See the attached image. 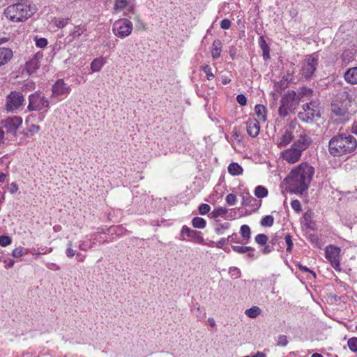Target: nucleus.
Returning a JSON list of instances; mask_svg holds the SVG:
<instances>
[{"label":"nucleus","mask_w":357,"mask_h":357,"mask_svg":"<svg viewBox=\"0 0 357 357\" xmlns=\"http://www.w3.org/2000/svg\"><path fill=\"white\" fill-rule=\"evenodd\" d=\"M314 173L312 167L307 163H301L291 171L285 180L291 192L302 194L308 189Z\"/></svg>","instance_id":"obj_1"},{"label":"nucleus","mask_w":357,"mask_h":357,"mask_svg":"<svg viewBox=\"0 0 357 357\" xmlns=\"http://www.w3.org/2000/svg\"><path fill=\"white\" fill-rule=\"evenodd\" d=\"M357 147L354 137L347 134H340L332 137L328 143V151L333 156H341L354 152Z\"/></svg>","instance_id":"obj_2"},{"label":"nucleus","mask_w":357,"mask_h":357,"mask_svg":"<svg viewBox=\"0 0 357 357\" xmlns=\"http://www.w3.org/2000/svg\"><path fill=\"white\" fill-rule=\"evenodd\" d=\"M33 13L30 6L23 3H13L4 10L6 18L14 22H24L29 18Z\"/></svg>","instance_id":"obj_3"},{"label":"nucleus","mask_w":357,"mask_h":357,"mask_svg":"<svg viewBox=\"0 0 357 357\" xmlns=\"http://www.w3.org/2000/svg\"><path fill=\"white\" fill-rule=\"evenodd\" d=\"M301 100L294 91H288L280 100V105L278 109V114L282 118L287 117L291 113Z\"/></svg>","instance_id":"obj_4"},{"label":"nucleus","mask_w":357,"mask_h":357,"mask_svg":"<svg viewBox=\"0 0 357 357\" xmlns=\"http://www.w3.org/2000/svg\"><path fill=\"white\" fill-rule=\"evenodd\" d=\"M319 64L318 52L307 55L303 61L301 69V75L305 79H310L314 75Z\"/></svg>","instance_id":"obj_5"},{"label":"nucleus","mask_w":357,"mask_h":357,"mask_svg":"<svg viewBox=\"0 0 357 357\" xmlns=\"http://www.w3.org/2000/svg\"><path fill=\"white\" fill-rule=\"evenodd\" d=\"M303 110L298 114V117L301 121L312 123L316 118L320 117L319 107L315 102L303 105Z\"/></svg>","instance_id":"obj_6"},{"label":"nucleus","mask_w":357,"mask_h":357,"mask_svg":"<svg viewBox=\"0 0 357 357\" xmlns=\"http://www.w3.org/2000/svg\"><path fill=\"white\" fill-rule=\"evenodd\" d=\"M29 111H47L50 107V102L41 92L36 91L29 96Z\"/></svg>","instance_id":"obj_7"},{"label":"nucleus","mask_w":357,"mask_h":357,"mask_svg":"<svg viewBox=\"0 0 357 357\" xmlns=\"http://www.w3.org/2000/svg\"><path fill=\"white\" fill-rule=\"evenodd\" d=\"M132 23L126 18L120 19L113 24V33L119 38L128 36L132 31Z\"/></svg>","instance_id":"obj_8"},{"label":"nucleus","mask_w":357,"mask_h":357,"mask_svg":"<svg viewBox=\"0 0 357 357\" xmlns=\"http://www.w3.org/2000/svg\"><path fill=\"white\" fill-rule=\"evenodd\" d=\"M22 123V119L20 116H14L6 119L2 123L3 128L6 129V138L10 139L16 137L17 130Z\"/></svg>","instance_id":"obj_9"},{"label":"nucleus","mask_w":357,"mask_h":357,"mask_svg":"<svg viewBox=\"0 0 357 357\" xmlns=\"http://www.w3.org/2000/svg\"><path fill=\"white\" fill-rule=\"evenodd\" d=\"M340 248L333 245H329L325 248V256L332 267L337 271H340Z\"/></svg>","instance_id":"obj_10"},{"label":"nucleus","mask_w":357,"mask_h":357,"mask_svg":"<svg viewBox=\"0 0 357 357\" xmlns=\"http://www.w3.org/2000/svg\"><path fill=\"white\" fill-rule=\"evenodd\" d=\"M188 237L190 241L197 242L199 244H204V239L202 235V232L190 229L189 227L184 225L182 227L180 232V239L181 241H187Z\"/></svg>","instance_id":"obj_11"},{"label":"nucleus","mask_w":357,"mask_h":357,"mask_svg":"<svg viewBox=\"0 0 357 357\" xmlns=\"http://www.w3.org/2000/svg\"><path fill=\"white\" fill-rule=\"evenodd\" d=\"M24 101V98L22 93L19 91H12L7 96L6 110L8 112H13L17 109Z\"/></svg>","instance_id":"obj_12"},{"label":"nucleus","mask_w":357,"mask_h":357,"mask_svg":"<svg viewBox=\"0 0 357 357\" xmlns=\"http://www.w3.org/2000/svg\"><path fill=\"white\" fill-rule=\"evenodd\" d=\"M302 152L293 146L281 152V158L290 164H294L298 162L302 155Z\"/></svg>","instance_id":"obj_13"},{"label":"nucleus","mask_w":357,"mask_h":357,"mask_svg":"<svg viewBox=\"0 0 357 357\" xmlns=\"http://www.w3.org/2000/svg\"><path fill=\"white\" fill-rule=\"evenodd\" d=\"M312 142V140L311 137L306 133L303 132L298 135L292 146L303 153L311 145Z\"/></svg>","instance_id":"obj_14"},{"label":"nucleus","mask_w":357,"mask_h":357,"mask_svg":"<svg viewBox=\"0 0 357 357\" xmlns=\"http://www.w3.org/2000/svg\"><path fill=\"white\" fill-rule=\"evenodd\" d=\"M43 57L41 52H36L33 56L26 63V70L29 75L33 73L40 67V63Z\"/></svg>","instance_id":"obj_15"},{"label":"nucleus","mask_w":357,"mask_h":357,"mask_svg":"<svg viewBox=\"0 0 357 357\" xmlns=\"http://www.w3.org/2000/svg\"><path fill=\"white\" fill-rule=\"evenodd\" d=\"M52 97H58L62 95L68 94L70 88L67 86L63 79H58L52 86Z\"/></svg>","instance_id":"obj_16"},{"label":"nucleus","mask_w":357,"mask_h":357,"mask_svg":"<svg viewBox=\"0 0 357 357\" xmlns=\"http://www.w3.org/2000/svg\"><path fill=\"white\" fill-rule=\"evenodd\" d=\"M292 129L293 126H289V128H287L284 134L278 140L277 145L280 149L285 147L293 140L294 136L293 135Z\"/></svg>","instance_id":"obj_17"},{"label":"nucleus","mask_w":357,"mask_h":357,"mask_svg":"<svg viewBox=\"0 0 357 357\" xmlns=\"http://www.w3.org/2000/svg\"><path fill=\"white\" fill-rule=\"evenodd\" d=\"M259 123L255 119H249L246 122L247 132L252 137L259 135Z\"/></svg>","instance_id":"obj_18"},{"label":"nucleus","mask_w":357,"mask_h":357,"mask_svg":"<svg viewBox=\"0 0 357 357\" xmlns=\"http://www.w3.org/2000/svg\"><path fill=\"white\" fill-rule=\"evenodd\" d=\"M331 111L337 116L344 117L348 114V109L343 102H333L331 104Z\"/></svg>","instance_id":"obj_19"},{"label":"nucleus","mask_w":357,"mask_h":357,"mask_svg":"<svg viewBox=\"0 0 357 357\" xmlns=\"http://www.w3.org/2000/svg\"><path fill=\"white\" fill-rule=\"evenodd\" d=\"M13 51L10 48L0 47V67L8 63L13 58Z\"/></svg>","instance_id":"obj_20"},{"label":"nucleus","mask_w":357,"mask_h":357,"mask_svg":"<svg viewBox=\"0 0 357 357\" xmlns=\"http://www.w3.org/2000/svg\"><path fill=\"white\" fill-rule=\"evenodd\" d=\"M344 80L351 84H357V67L349 68L344 74Z\"/></svg>","instance_id":"obj_21"},{"label":"nucleus","mask_w":357,"mask_h":357,"mask_svg":"<svg viewBox=\"0 0 357 357\" xmlns=\"http://www.w3.org/2000/svg\"><path fill=\"white\" fill-rule=\"evenodd\" d=\"M114 9L115 11L127 9L129 12H132L134 6L130 3L128 0H115Z\"/></svg>","instance_id":"obj_22"},{"label":"nucleus","mask_w":357,"mask_h":357,"mask_svg":"<svg viewBox=\"0 0 357 357\" xmlns=\"http://www.w3.org/2000/svg\"><path fill=\"white\" fill-rule=\"evenodd\" d=\"M105 63V58L102 56L96 58L91 63V69L93 73L99 72Z\"/></svg>","instance_id":"obj_23"},{"label":"nucleus","mask_w":357,"mask_h":357,"mask_svg":"<svg viewBox=\"0 0 357 357\" xmlns=\"http://www.w3.org/2000/svg\"><path fill=\"white\" fill-rule=\"evenodd\" d=\"M222 43L220 40H215L212 44L211 56L213 59L220 57L222 52Z\"/></svg>","instance_id":"obj_24"},{"label":"nucleus","mask_w":357,"mask_h":357,"mask_svg":"<svg viewBox=\"0 0 357 357\" xmlns=\"http://www.w3.org/2000/svg\"><path fill=\"white\" fill-rule=\"evenodd\" d=\"M259 46L263 52V58L265 60H266L267 59L269 58L270 48H269V46L268 45V44L266 43L264 36L259 37Z\"/></svg>","instance_id":"obj_25"},{"label":"nucleus","mask_w":357,"mask_h":357,"mask_svg":"<svg viewBox=\"0 0 357 357\" xmlns=\"http://www.w3.org/2000/svg\"><path fill=\"white\" fill-rule=\"evenodd\" d=\"M255 113L260 121H266V108L263 105H257L255 107Z\"/></svg>","instance_id":"obj_26"},{"label":"nucleus","mask_w":357,"mask_h":357,"mask_svg":"<svg viewBox=\"0 0 357 357\" xmlns=\"http://www.w3.org/2000/svg\"><path fill=\"white\" fill-rule=\"evenodd\" d=\"M228 172L233 176H238L243 173V168L238 163L232 162L228 166Z\"/></svg>","instance_id":"obj_27"},{"label":"nucleus","mask_w":357,"mask_h":357,"mask_svg":"<svg viewBox=\"0 0 357 357\" xmlns=\"http://www.w3.org/2000/svg\"><path fill=\"white\" fill-rule=\"evenodd\" d=\"M261 312V310L257 306H252L245 311V315L252 319L256 318Z\"/></svg>","instance_id":"obj_28"},{"label":"nucleus","mask_w":357,"mask_h":357,"mask_svg":"<svg viewBox=\"0 0 357 357\" xmlns=\"http://www.w3.org/2000/svg\"><path fill=\"white\" fill-rule=\"evenodd\" d=\"M192 225L195 228L204 229L206 225V222L202 218L195 217L192 220Z\"/></svg>","instance_id":"obj_29"},{"label":"nucleus","mask_w":357,"mask_h":357,"mask_svg":"<svg viewBox=\"0 0 357 357\" xmlns=\"http://www.w3.org/2000/svg\"><path fill=\"white\" fill-rule=\"evenodd\" d=\"M240 234L243 238L246 241V243L248 241L250 238L251 235V230L248 225H243L241 227L240 229Z\"/></svg>","instance_id":"obj_30"},{"label":"nucleus","mask_w":357,"mask_h":357,"mask_svg":"<svg viewBox=\"0 0 357 357\" xmlns=\"http://www.w3.org/2000/svg\"><path fill=\"white\" fill-rule=\"evenodd\" d=\"M86 31V28L84 26L78 25L74 26L73 30H72L70 36L73 37V39L78 38L80 36L84 31Z\"/></svg>","instance_id":"obj_31"},{"label":"nucleus","mask_w":357,"mask_h":357,"mask_svg":"<svg viewBox=\"0 0 357 357\" xmlns=\"http://www.w3.org/2000/svg\"><path fill=\"white\" fill-rule=\"evenodd\" d=\"M268 190L262 186L258 185L255 188V195L258 198H264L268 195Z\"/></svg>","instance_id":"obj_32"},{"label":"nucleus","mask_w":357,"mask_h":357,"mask_svg":"<svg viewBox=\"0 0 357 357\" xmlns=\"http://www.w3.org/2000/svg\"><path fill=\"white\" fill-rule=\"evenodd\" d=\"M231 249L239 254H243L248 252L254 250V248L250 246H239V245H231Z\"/></svg>","instance_id":"obj_33"},{"label":"nucleus","mask_w":357,"mask_h":357,"mask_svg":"<svg viewBox=\"0 0 357 357\" xmlns=\"http://www.w3.org/2000/svg\"><path fill=\"white\" fill-rule=\"evenodd\" d=\"M227 213V209L226 208H224V207H218V208H215L212 212H211V217L212 218H218V217H222L224 216L225 215H226Z\"/></svg>","instance_id":"obj_34"},{"label":"nucleus","mask_w":357,"mask_h":357,"mask_svg":"<svg viewBox=\"0 0 357 357\" xmlns=\"http://www.w3.org/2000/svg\"><path fill=\"white\" fill-rule=\"evenodd\" d=\"M77 250L73 248V241H69L66 245V255L68 258H73L75 255H77Z\"/></svg>","instance_id":"obj_35"},{"label":"nucleus","mask_w":357,"mask_h":357,"mask_svg":"<svg viewBox=\"0 0 357 357\" xmlns=\"http://www.w3.org/2000/svg\"><path fill=\"white\" fill-rule=\"evenodd\" d=\"M260 223L263 227H271L274 223V218L270 215H266L261 220Z\"/></svg>","instance_id":"obj_36"},{"label":"nucleus","mask_w":357,"mask_h":357,"mask_svg":"<svg viewBox=\"0 0 357 357\" xmlns=\"http://www.w3.org/2000/svg\"><path fill=\"white\" fill-rule=\"evenodd\" d=\"M229 227V222H224V223H216L215 231V233L218 235L223 234L224 229H227Z\"/></svg>","instance_id":"obj_37"},{"label":"nucleus","mask_w":357,"mask_h":357,"mask_svg":"<svg viewBox=\"0 0 357 357\" xmlns=\"http://www.w3.org/2000/svg\"><path fill=\"white\" fill-rule=\"evenodd\" d=\"M268 238L266 234H260L255 236V242L260 245H265L268 242Z\"/></svg>","instance_id":"obj_38"},{"label":"nucleus","mask_w":357,"mask_h":357,"mask_svg":"<svg viewBox=\"0 0 357 357\" xmlns=\"http://www.w3.org/2000/svg\"><path fill=\"white\" fill-rule=\"evenodd\" d=\"M347 345L351 351L357 353V337H354L349 338L347 342Z\"/></svg>","instance_id":"obj_39"},{"label":"nucleus","mask_w":357,"mask_h":357,"mask_svg":"<svg viewBox=\"0 0 357 357\" xmlns=\"http://www.w3.org/2000/svg\"><path fill=\"white\" fill-rule=\"evenodd\" d=\"M202 70L205 73L208 80H212L214 78V75L212 73V69L208 65H206L202 68Z\"/></svg>","instance_id":"obj_40"},{"label":"nucleus","mask_w":357,"mask_h":357,"mask_svg":"<svg viewBox=\"0 0 357 357\" xmlns=\"http://www.w3.org/2000/svg\"><path fill=\"white\" fill-rule=\"evenodd\" d=\"M312 90L307 87H303L300 89V91L298 92V94L297 96H299L301 98L303 96H311L312 94Z\"/></svg>","instance_id":"obj_41"},{"label":"nucleus","mask_w":357,"mask_h":357,"mask_svg":"<svg viewBox=\"0 0 357 357\" xmlns=\"http://www.w3.org/2000/svg\"><path fill=\"white\" fill-rule=\"evenodd\" d=\"M284 240L287 244V252H291L293 248V242L291 240V236L289 234H287L284 236Z\"/></svg>","instance_id":"obj_42"},{"label":"nucleus","mask_w":357,"mask_h":357,"mask_svg":"<svg viewBox=\"0 0 357 357\" xmlns=\"http://www.w3.org/2000/svg\"><path fill=\"white\" fill-rule=\"evenodd\" d=\"M12 243V238L8 236H0V245L6 247Z\"/></svg>","instance_id":"obj_43"},{"label":"nucleus","mask_w":357,"mask_h":357,"mask_svg":"<svg viewBox=\"0 0 357 357\" xmlns=\"http://www.w3.org/2000/svg\"><path fill=\"white\" fill-rule=\"evenodd\" d=\"M26 252H24V248L22 247H18L13 250L12 252V255L15 258H19L24 255Z\"/></svg>","instance_id":"obj_44"},{"label":"nucleus","mask_w":357,"mask_h":357,"mask_svg":"<svg viewBox=\"0 0 357 357\" xmlns=\"http://www.w3.org/2000/svg\"><path fill=\"white\" fill-rule=\"evenodd\" d=\"M229 273L230 274L231 277L233 278H238L241 276V271L237 267H231L229 268Z\"/></svg>","instance_id":"obj_45"},{"label":"nucleus","mask_w":357,"mask_h":357,"mask_svg":"<svg viewBox=\"0 0 357 357\" xmlns=\"http://www.w3.org/2000/svg\"><path fill=\"white\" fill-rule=\"evenodd\" d=\"M68 18L56 19L54 21V24L58 28L62 29L68 24Z\"/></svg>","instance_id":"obj_46"},{"label":"nucleus","mask_w":357,"mask_h":357,"mask_svg":"<svg viewBox=\"0 0 357 357\" xmlns=\"http://www.w3.org/2000/svg\"><path fill=\"white\" fill-rule=\"evenodd\" d=\"M225 200L229 205L234 206L236 202V196L233 193H229L227 195Z\"/></svg>","instance_id":"obj_47"},{"label":"nucleus","mask_w":357,"mask_h":357,"mask_svg":"<svg viewBox=\"0 0 357 357\" xmlns=\"http://www.w3.org/2000/svg\"><path fill=\"white\" fill-rule=\"evenodd\" d=\"M211 209V206L207 204H202L199 206V212L201 215H206L207 214Z\"/></svg>","instance_id":"obj_48"},{"label":"nucleus","mask_w":357,"mask_h":357,"mask_svg":"<svg viewBox=\"0 0 357 357\" xmlns=\"http://www.w3.org/2000/svg\"><path fill=\"white\" fill-rule=\"evenodd\" d=\"M36 45L37 47L43 48L47 45V40L45 38H40L36 37Z\"/></svg>","instance_id":"obj_49"},{"label":"nucleus","mask_w":357,"mask_h":357,"mask_svg":"<svg viewBox=\"0 0 357 357\" xmlns=\"http://www.w3.org/2000/svg\"><path fill=\"white\" fill-rule=\"evenodd\" d=\"M291 206L296 213H299L302 211L301 202L298 199L293 200L291 203Z\"/></svg>","instance_id":"obj_50"},{"label":"nucleus","mask_w":357,"mask_h":357,"mask_svg":"<svg viewBox=\"0 0 357 357\" xmlns=\"http://www.w3.org/2000/svg\"><path fill=\"white\" fill-rule=\"evenodd\" d=\"M287 344H288V340H287V336L284 335H279L277 344L278 346L285 347L287 345Z\"/></svg>","instance_id":"obj_51"},{"label":"nucleus","mask_w":357,"mask_h":357,"mask_svg":"<svg viewBox=\"0 0 357 357\" xmlns=\"http://www.w3.org/2000/svg\"><path fill=\"white\" fill-rule=\"evenodd\" d=\"M252 202H257V199L248 194L246 197H243L242 204L248 206L251 204Z\"/></svg>","instance_id":"obj_52"},{"label":"nucleus","mask_w":357,"mask_h":357,"mask_svg":"<svg viewBox=\"0 0 357 357\" xmlns=\"http://www.w3.org/2000/svg\"><path fill=\"white\" fill-rule=\"evenodd\" d=\"M231 21L228 19H224L220 22V27L222 29H229L231 26Z\"/></svg>","instance_id":"obj_53"},{"label":"nucleus","mask_w":357,"mask_h":357,"mask_svg":"<svg viewBox=\"0 0 357 357\" xmlns=\"http://www.w3.org/2000/svg\"><path fill=\"white\" fill-rule=\"evenodd\" d=\"M237 102L242 106H244L247 103L246 97L243 94H239L236 97Z\"/></svg>","instance_id":"obj_54"},{"label":"nucleus","mask_w":357,"mask_h":357,"mask_svg":"<svg viewBox=\"0 0 357 357\" xmlns=\"http://www.w3.org/2000/svg\"><path fill=\"white\" fill-rule=\"evenodd\" d=\"M298 268L302 271L310 273L312 275L313 278H316V273L310 270L307 267L303 266L302 264H298Z\"/></svg>","instance_id":"obj_55"},{"label":"nucleus","mask_w":357,"mask_h":357,"mask_svg":"<svg viewBox=\"0 0 357 357\" xmlns=\"http://www.w3.org/2000/svg\"><path fill=\"white\" fill-rule=\"evenodd\" d=\"M227 238H220L216 243H215V246L216 248H222L223 246L225 245L226 242H227Z\"/></svg>","instance_id":"obj_56"},{"label":"nucleus","mask_w":357,"mask_h":357,"mask_svg":"<svg viewBox=\"0 0 357 357\" xmlns=\"http://www.w3.org/2000/svg\"><path fill=\"white\" fill-rule=\"evenodd\" d=\"M92 247V245H87L83 241H80L79 242V250H83V251H87L88 249L91 248Z\"/></svg>","instance_id":"obj_57"},{"label":"nucleus","mask_w":357,"mask_h":357,"mask_svg":"<svg viewBox=\"0 0 357 357\" xmlns=\"http://www.w3.org/2000/svg\"><path fill=\"white\" fill-rule=\"evenodd\" d=\"M40 128L39 126L32 124L29 128V131L31 132L32 135L37 133L39 132Z\"/></svg>","instance_id":"obj_58"},{"label":"nucleus","mask_w":357,"mask_h":357,"mask_svg":"<svg viewBox=\"0 0 357 357\" xmlns=\"http://www.w3.org/2000/svg\"><path fill=\"white\" fill-rule=\"evenodd\" d=\"M228 241H231V242L234 243H240V241L238 240V236L236 233L232 234L231 235L228 236L227 237Z\"/></svg>","instance_id":"obj_59"},{"label":"nucleus","mask_w":357,"mask_h":357,"mask_svg":"<svg viewBox=\"0 0 357 357\" xmlns=\"http://www.w3.org/2000/svg\"><path fill=\"white\" fill-rule=\"evenodd\" d=\"M6 139L7 138L5 137V131L3 128H0V144H3Z\"/></svg>","instance_id":"obj_60"},{"label":"nucleus","mask_w":357,"mask_h":357,"mask_svg":"<svg viewBox=\"0 0 357 357\" xmlns=\"http://www.w3.org/2000/svg\"><path fill=\"white\" fill-rule=\"evenodd\" d=\"M77 261H80V262L84 261L85 260V258H86L85 255H82L79 252L77 253Z\"/></svg>","instance_id":"obj_61"},{"label":"nucleus","mask_w":357,"mask_h":357,"mask_svg":"<svg viewBox=\"0 0 357 357\" xmlns=\"http://www.w3.org/2000/svg\"><path fill=\"white\" fill-rule=\"evenodd\" d=\"M271 250H272V248L269 245H266L265 248L263 249L262 252L264 254H268V253L271 252Z\"/></svg>","instance_id":"obj_62"},{"label":"nucleus","mask_w":357,"mask_h":357,"mask_svg":"<svg viewBox=\"0 0 357 357\" xmlns=\"http://www.w3.org/2000/svg\"><path fill=\"white\" fill-rule=\"evenodd\" d=\"M351 131L353 133L357 135V121H355L352 126Z\"/></svg>","instance_id":"obj_63"},{"label":"nucleus","mask_w":357,"mask_h":357,"mask_svg":"<svg viewBox=\"0 0 357 357\" xmlns=\"http://www.w3.org/2000/svg\"><path fill=\"white\" fill-rule=\"evenodd\" d=\"M252 357H266V356L263 352L257 351Z\"/></svg>","instance_id":"obj_64"}]
</instances>
